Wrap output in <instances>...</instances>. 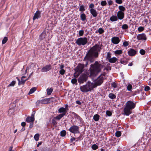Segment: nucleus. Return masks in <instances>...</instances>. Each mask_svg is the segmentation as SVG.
<instances>
[{"label":"nucleus","instance_id":"1","mask_svg":"<svg viewBox=\"0 0 151 151\" xmlns=\"http://www.w3.org/2000/svg\"><path fill=\"white\" fill-rule=\"evenodd\" d=\"M110 64H108L106 67L103 64L100 63V62L96 61L93 64H92L89 68L90 76H95L98 73L100 72L101 69L104 67V71L106 70L107 71L111 69V67L110 66Z\"/></svg>","mask_w":151,"mask_h":151},{"label":"nucleus","instance_id":"2","mask_svg":"<svg viewBox=\"0 0 151 151\" xmlns=\"http://www.w3.org/2000/svg\"><path fill=\"white\" fill-rule=\"evenodd\" d=\"M101 49V46L98 44H96L88 51V53L83 59V60H85L86 58L91 63L93 62V58H97L98 57V52H100Z\"/></svg>","mask_w":151,"mask_h":151},{"label":"nucleus","instance_id":"3","mask_svg":"<svg viewBox=\"0 0 151 151\" xmlns=\"http://www.w3.org/2000/svg\"><path fill=\"white\" fill-rule=\"evenodd\" d=\"M136 102L130 101H128L126 103L124 109V114L129 116L132 113V110L136 107Z\"/></svg>","mask_w":151,"mask_h":151},{"label":"nucleus","instance_id":"4","mask_svg":"<svg viewBox=\"0 0 151 151\" xmlns=\"http://www.w3.org/2000/svg\"><path fill=\"white\" fill-rule=\"evenodd\" d=\"M94 87L92 83L88 82L86 85L81 86L80 89L81 91L82 92H87L91 91Z\"/></svg>","mask_w":151,"mask_h":151},{"label":"nucleus","instance_id":"5","mask_svg":"<svg viewBox=\"0 0 151 151\" xmlns=\"http://www.w3.org/2000/svg\"><path fill=\"white\" fill-rule=\"evenodd\" d=\"M88 42V39L87 37H80L76 40V43L78 45L84 46Z\"/></svg>","mask_w":151,"mask_h":151},{"label":"nucleus","instance_id":"6","mask_svg":"<svg viewBox=\"0 0 151 151\" xmlns=\"http://www.w3.org/2000/svg\"><path fill=\"white\" fill-rule=\"evenodd\" d=\"M87 60L86 58L84 61H85V64H82L81 63H79L77 67H76V69H77V71L79 73H81L83 71V68L87 66L88 64V62L86 61V60Z\"/></svg>","mask_w":151,"mask_h":151},{"label":"nucleus","instance_id":"7","mask_svg":"<svg viewBox=\"0 0 151 151\" xmlns=\"http://www.w3.org/2000/svg\"><path fill=\"white\" fill-rule=\"evenodd\" d=\"M54 98L53 97H51L49 98H45L40 100L37 101L36 104L40 103L42 104H46L48 103H50L51 102H52L53 101Z\"/></svg>","mask_w":151,"mask_h":151},{"label":"nucleus","instance_id":"8","mask_svg":"<svg viewBox=\"0 0 151 151\" xmlns=\"http://www.w3.org/2000/svg\"><path fill=\"white\" fill-rule=\"evenodd\" d=\"M88 76L86 74L84 73L81 75L78 79V82L82 83L87 80Z\"/></svg>","mask_w":151,"mask_h":151},{"label":"nucleus","instance_id":"9","mask_svg":"<svg viewBox=\"0 0 151 151\" xmlns=\"http://www.w3.org/2000/svg\"><path fill=\"white\" fill-rule=\"evenodd\" d=\"M69 130L70 132L74 134L80 133L79 127L78 126L76 125H73L71 127Z\"/></svg>","mask_w":151,"mask_h":151},{"label":"nucleus","instance_id":"10","mask_svg":"<svg viewBox=\"0 0 151 151\" xmlns=\"http://www.w3.org/2000/svg\"><path fill=\"white\" fill-rule=\"evenodd\" d=\"M100 76L97 79L95 83L97 85H100L103 83L104 78L103 76Z\"/></svg>","mask_w":151,"mask_h":151},{"label":"nucleus","instance_id":"11","mask_svg":"<svg viewBox=\"0 0 151 151\" xmlns=\"http://www.w3.org/2000/svg\"><path fill=\"white\" fill-rule=\"evenodd\" d=\"M41 12L39 10L37 11L35 13L33 18V20L34 21L35 19L40 18L41 17Z\"/></svg>","mask_w":151,"mask_h":151},{"label":"nucleus","instance_id":"12","mask_svg":"<svg viewBox=\"0 0 151 151\" xmlns=\"http://www.w3.org/2000/svg\"><path fill=\"white\" fill-rule=\"evenodd\" d=\"M137 38L138 40H145L147 39L146 35L144 33H142L138 35Z\"/></svg>","mask_w":151,"mask_h":151},{"label":"nucleus","instance_id":"13","mask_svg":"<svg viewBox=\"0 0 151 151\" xmlns=\"http://www.w3.org/2000/svg\"><path fill=\"white\" fill-rule=\"evenodd\" d=\"M111 41L114 44H117L119 42L120 40L119 37H114L111 38Z\"/></svg>","mask_w":151,"mask_h":151},{"label":"nucleus","instance_id":"14","mask_svg":"<svg viewBox=\"0 0 151 151\" xmlns=\"http://www.w3.org/2000/svg\"><path fill=\"white\" fill-rule=\"evenodd\" d=\"M117 18L120 20L122 19L124 16V12L121 11H119L117 13Z\"/></svg>","mask_w":151,"mask_h":151},{"label":"nucleus","instance_id":"15","mask_svg":"<svg viewBox=\"0 0 151 151\" xmlns=\"http://www.w3.org/2000/svg\"><path fill=\"white\" fill-rule=\"evenodd\" d=\"M52 68V66L50 65H47L42 68L41 70L42 72H46L50 70Z\"/></svg>","mask_w":151,"mask_h":151},{"label":"nucleus","instance_id":"16","mask_svg":"<svg viewBox=\"0 0 151 151\" xmlns=\"http://www.w3.org/2000/svg\"><path fill=\"white\" fill-rule=\"evenodd\" d=\"M137 52V51L136 50L133 49L131 48L129 49L128 52V53L129 56H132L135 55Z\"/></svg>","mask_w":151,"mask_h":151},{"label":"nucleus","instance_id":"17","mask_svg":"<svg viewBox=\"0 0 151 151\" xmlns=\"http://www.w3.org/2000/svg\"><path fill=\"white\" fill-rule=\"evenodd\" d=\"M35 120L34 115L32 114L31 116L27 117L26 119V121L27 122H34Z\"/></svg>","mask_w":151,"mask_h":151},{"label":"nucleus","instance_id":"18","mask_svg":"<svg viewBox=\"0 0 151 151\" xmlns=\"http://www.w3.org/2000/svg\"><path fill=\"white\" fill-rule=\"evenodd\" d=\"M58 112L59 113H61V114H64V115L65 116L66 114L67 111L65 108H64L63 107H61L60 108L58 109Z\"/></svg>","mask_w":151,"mask_h":151},{"label":"nucleus","instance_id":"19","mask_svg":"<svg viewBox=\"0 0 151 151\" xmlns=\"http://www.w3.org/2000/svg\"><path fill=\"white\" fill-rule=\"evenodd\" d=\"M90 12L92 15L94 17H96L97 16L98 13L96 10L95 9H90Z\"/></svg>","mask_w":151,"mask_h":151},{"label":"nucleus","instance_id":"20","mask_svg":"<svg viewBox=\"0 0 151 151\" xmlns=\"http://www.w3.org/2000/svg\"><path fill=\"white\" fill-rule=\"evenodd\" d=\"M46 37V32H43L40 35L39 39L40 40L45 39Z\"/></svg>","mask_w":151,"mask_h":151},{"label":"nucleus","instance_id":"21","mask_svg":"<svg viewBox=\"0 0 151 151\" xmlns=\"http://www.w3.org/2000/svg\"><path fill=\"white\" fill-rule=\"evenodd\" d=\"M118 60V59L116 57H113L109 59V61L111 63H114L117 61Z\"/></svg>","mask_w":151,"mask_h":151},{"label":"nucleus","instance_id":"22","mask_svg":"<svg viewBox=\"0 0 151 151\" xmlns=\"http://www.w3.org/2000/svg\"><path fill=\"white\" fill-rule=\"evenodd\" d=\"M64 116V114H60L58 116L54 117V119L59 120Z\"/></svg>","mask_w":151,"mask_h":151},{"label":"nucleus","instance_id":"23","mask_svg":"<svg viewBox=\"0 0 151 151\" xmlns=\"http://www.w3.org/2000/svg\"><path fill=\"white\" fill-rule=\"evenodd\" d=\"M100 118V116L98 114H96L94 115L93 116V120L96 122L98 121Z\"/></svg>","mask_w":151,"mask_h":151},{"label":"nucleus","instance_id":"24","mask_svg":"<svg viewBox=\"0 0 151 151\" xmlns=\"http://www.w3.org/2000/svg\"><path fill=\"white\" fill-rule=\"evenodd\" d=\"M110 20L111 22H114L117 20L118 18L116 16L113 15L110 18Z\"/></svg>","mask_w":151,"mask_h":151},{"label":"nucleus","instance_id":"25","mask_svg":"<svg viewBox=\"0 0 151 151\" xmlns=\"http://www.w3.org/2000/svg\"><path fill=\"white\" fill-rule=\"evenodd\" d=\"M80 17L82 21H84L86 19V16L84 13H82L80 15Z\"/></svg>","mask_w":151,"mask_h":151},{"label":"nucleus","instance_id":"26","mask_svg":"<svg viewBox=\"0 0 151 151\" xmlns=\"http://www.w3.org/2000/svg\"><path fill=\"white\" fill-rule=\"evenodd\" d=\"M46 91L47 92V95H49L51 94L53 91V89L52 88H50L49 89L47 88V89Z\"/></svg>","mask_w":151,"mask_h":151},{"label":"nucleus","instance_id":"27","mask_svg":"<svg viewBox=\"0 0 151 151\" xmlns=\"http://www.w3.org/2000/svg\"><path fill=\"white\" fill-rule=\"evenodd\" d=\"M122 51L121 50H117L115 51L114 53L115 55H120L122 54Z\"/></svg>","mask_w":151,"mask_h":151},{"label":"nucleus","instance_id":"28","mask_svg":"<svg viewBox=\"0 0 151 151\" xmlns=\"http://www.w3.org/2000/svg\"><path fill=\"white\" fill-rule=\"evenodd\" d=\"M109 97L111 99H113L116 98V96L113 93H110L109 94Z\"/></svg>","mask_w":151,"mask_h":151},{"label":"nucleus","instance_id":"29","mask_svg":"<svg viewBox=\"0 0 151 151\" xmlns=\"http://www.w3.org/2000/svg\"><path fill=\"white\" fill-rule=\"evenodd\" d=\"M119 9L120 10L119 11H121L123 12H124L125 10V8L122 6H119Z\"/></svg>","mask_w":151,"mask_h":151},{"label":"nucleus","instance_id":"30","mask_svg":"<svg viewBox=\"0 0 151 151\" xmlns=\"http://www.w3.org/2000/svg\"><path fill=\"white\" fill-rule=\"evenodd\" d=\"M36 89L35 87H33L29 91L28 93V94H31L33 93H34L35 91L36 90Z\"/></svg>","mask_w":151,"mask_h":151},{"label":"nucleus","instance_id":"31","mask_svg":"<svg viewBox=\"0 0 151 151\" xmlns=\"http://www.w3.org/2000/svg\"><path fill=\"white\" fill-rule=\"evenodd\" d=\"M39 134L37 133L34 136V139L36 141H37L39 139Z\"/></svg>","mask_w":151,"mask_h":151},{"label":"nucleus","instance_id":"32","mask_svg":"<svg viewBox=\"0 0 151 151\" xmlns=\"http://www.w3.org/2000/svg\"><path fill=\"white\" fill-rule=\"evenodd\" d=\"M129 28L128 26L126 24H124L122 26V28L124 30L128 29Z\"/></svg>","mask_w":151,"mask_h":151},{"label":"nucleus","instance_id":"33","mask_svg":"<svg viewBox=\"0 0 151 151\" xmlns=\"http://www.w3.org/2000/svg\"><path fill=\"white\" fill-rule=\"evenodd\" d=\"M120 63L122 64L125 65L127 63L128 61L127 60H124L121 59L120 60Z\"/></svg>","mask_w":151,"mask_h":151},{"label":"nucleus","instance_id":"34","mask_svg":"<svg viewBox=\"0 0 151 151\" xmlns=\"http://www.w3.org/2000/svg\"><path fill=\"white\" fill-rule=\"evenodd\" d=\"M98 32L100 34H101L104 32V30L102 28H100L99 29Z\"/></svg>","mask_w":151,"mask_h":151},{"label":"nucleus","instance_id":"35","mask_svg":"<svg viewBox=\"0 0 151 151\" xmlns=\"http://www.w3.org/2000/svg\"><path fill=\"white\" fill-rule=\"evenodd\" d=\"M15 83L16 81H12V82L10 83L8 85V87L10 86H14Z\"/></svg>","mask_w":151,"mask_h":151},{"label":"nucleus","instance_id":"36","mask_svg":"<svg viewBox=\"0 0 151 151\" xmlns=\"http://www.w3.org/2000/svg\"><path fill=\"white\" fill-rule=\"evenodd\" d=\"M66 134V132L65 130H63L60 132V135L62 137H64Z\"/></svg>","mask_w":151,"mask_h":151},{"label":"nucleus","instance_id":"37","mask_svg":"<svg viewBox=\"0 0 151 151\" xmlns=\"http://www.w3.org/2000/svg\"><path fill=\"white\" fill-rule=\"evenodd\" d=\"M8 38L6 37H4V38L2 40V43L3 44H5L7 41Z\"/></svg>","mask_w":151,"mask_h":151},{"label":"nucleus","instance_id":"38","mask_svg":"<svg viewBox=\"0 0 151 151\" xmlns=\"http://www.w3.org/2000/svg\"><path fill=\"white\" fill-rule=\"evenodd\" d=\"M121 134V133L120 131H117L115 133V135L117 137H120Z\"/></svg>","mask_w":151,"mask_h":151},{"label":"nucleus","instance_id":"39","mask_svg":"<svg viewBox=\"0 0 151 151\" xmlns=\"http://www.w3.org/2000/svg\"><path fill=\"white\" fill-rule=\"evenodd\" d=\"M132 85L131 84H129L127 87V89L128 91H132Z\"/></svg>","mask_w":151,"mask_h":151},{"label":"nucleus","instance_id":"40","mask_svg":"<svg viewBox=\"0 0 151 151\" xmlns=\"http://www.w3.org/2000/svg\"><path fill=\"white\" fill-rule=\"evenodd\" d=\"M91 148L93 150H95L98 148V147L96 145L94 144L91 146Z\"/></svg>","mask_w":151,"mask_h":151},{"label":"nucleus","instance_id":"41","mask_svg":"<svg viewBox=\"0 0 151 151\" xmlns=\"http://www.w3.org/2000/svg\"><path fill=\"white\" fill-rule=\"evenodd\" d=\"M25 78V76H22L21 78V82H22V83L24 84L25 82L27 80V79H26L25 80H24L23 78Z\"/></svg>","mask_w":151,"mask_h":151},{"label":"nucleus","instance_id":"42","mask_svg":"<svg viewBox=\"0 0 151 151\" xmlns=\"http://www.w3.org/2000/svg\"><path fill=\"white\" fill-rule=\"evenodd\" d=\"M79 11L81 12H83L85 10L84 6L83 5H81L80 6Z\"/></svg>","mask_w":151,"mask_h":151},{"label":"nucleus","instance_id":"43","mask_svg":"<svg viewBox=\"0 0 151 151\" xmlns=\"http://www.w3.org/2000/svg\"><path fill=\"white\" fill-rule=\"evenodd\" d=\"M144 27L142 26H140L138 28V30L139 32H142L144 30Z\"/></svg>","mask_w":151,"mask_h":151},{"label":"nucleus","instance_id":"44","mask_svg":"<svg viewBox=\"0 0 151 151\" xmlns=\"http://www.w3.org/2000/svg\"><path fill=\"white\" fill-rule=\"evenodd\" d=\"M94 5L93 3H91L89 5V8H90V9H94Z\"/></svg>","mask_w":151,"mask_h":151},{"label":"nucleus","instance_id":"45","mask_svg":"<svg viewBox=\"0 0 151 151\" xmlns=\"http://www.w3.org/2000/svg\"><path fill=\"white\" fill-rule=\"evenodd\" d=\"M107 4V3L106 1H103L101 2V5L102 6H105Z\"/></svg>","mask_w":151,"mask_h":151},{"label":"nucleus","instance_id":"46","mask_svg":"<svg viewBox=\"0 0 151 151\" xmlns=\"http://www.w3.org/2000/svg\"><path fill=\"white\" fill-rule=\"evenodd\" d=\"M84 31L83 30H80L78 34L79 36H82L84 34Z\"/></svg>","mask_w":151,"mask_h":151},{"label":"nucleus","instance_id":"47","mask_svg":"<svg viewBox=\"0 0 151 151\" xmlns=\"http://www.w3.org/2000/svg\"><path fill=\"white\" fill-rule=\"evenodd\" d=\"M139 53L141 55H143L145 54V51L144 50L142 49L140 50Z\"/></svg>","mask_w":151,"mask_h":151},{"label":"nucleus","instance_id":"48","mask_svg":"<svg viewBox=\"0 0 151 151\" xmlns=\"http://www.w3.org/2000/svg\"><path fill=\"white\" fill-rule=\"evenodd\" d=\"M106 115L109 116H110L112 115V113L109 111H106Z\"/></svg>","mask_w":151,"mask_h":151},{"label":"nucleus","instance_id":"49","mask_svg":"<svg viewBox=\"0 0 151 151\" xmlns=\"http://www.w3.org/2000/svg\"><path fill=\"white\" fill-rule=\"evenodd\" d=\"M55 119H54L52 120V123L54 125H55L57 124V122L56 121Z\"/></svg>","mask_w":151,"mask_h":151},{"label":"nucleus","instance_id":"50","mask_svg":"<svg viewBox=\"0 0 151 151\" xmlns=\"http://www.w3.org/2000/svg\"><path fill=\"white\" fill-rule=\"evenodd\" d=\"M65 70H64V69H62V70H61L60 71H59V73L61 75H63L65 73Z\"/></svg>","mask_w":151,"mask_h":151},{"label":"nucleus","instance_id":"51","mask_svg":"<svg viewBox=\"0 0 151 151\" xmlns=\"http://www.w3.org/2000/svg\"><path fill=\"white\" fill-rule=\"evenodd\" d=\"M111 55L110 52H108L107 53V56H106V59L108 60V61L109 60V59L110 58H111Z\"/></svg>","mask_w":151,"mask_h":151},{"label":"nucleus","instance_id":"52","mask_svg":"<svg viewBox=\"0 0 151 151\" xmlns=\"http://www.w3.org/2000/svg\"><path fill=\"white\" fill-rule=\"evenodd\" d=\"M71 82L73 84H75L77 82V80L76 78H74L71 80Z\"/></svg>","mask_w":151,"mask_h":151},{"label":"nucleus","instance_id":"53","mask_svg":"<svg viewBox=\"0 0 151 151\" xmlns=\"http://www.w3.org/2000/svg\"><path fill=\"white\" fill-rule=\"evenodd\" d=\"M115 1L116 3L118 4H121L123 2L122 0H115Z\"/></svg>","mask_w":151,"mask_h":151},{"label":"nucleus","instance_id":"54","mask_svg":"<svg viewBox=\"0 0 151 151\" xmlns=\"http://www.w3.org/2000/svg\"><path fill=\"white\" fill-rule=\"evenodd\" d=\"M78 72L77 71H76V73H74V77L75 78H76L78 77L80 74L81 73H79V72H78V74H77V73Z\"/></svg>","mask_w":151,"mask_h":151},{"label":"nucleus","instance_id":"55","mask_svg":"<svg viewBox=\"0 0 151 151\" xmlns=\"http://www.w3.org/2000/svg\"><path fill=\"white\" fill-rule=\"evenodd\" d=\"M123 45L124 47H127L129 45V43L127 41H125L123 42Z\"/></svg>","mask_w":151,"mask_h":151},{"label":"nucleus","instance_id":"56","mask_svg":"<svg viewBox=\"0 0 151 151\" xmlns=\"http://www.w3.org/2000/svg\"><path fill=\"white\" fill-rule=\"evenodd\" d=\"M111 86L114 88L116 87V84L115 82H113L111 83Z\"/></svg>","mask_w":151,"mask_h":151},{"label":"nucleus","instance_id":"57","mask_svg":"<svg viewBox=\"0 0 151 151\" xmlns=\"http://www.w3.org/2000/svg\"><path fill=\"white\" fill-rule=\"evenodd\" d=\"M150 89V87L148 86H146L144 90L145 91H147Z\"/></svg>","mask_w":151,"mask_h":151},{"label":"nucleus","instance_id":"58","mask_svg":"<svg viewBox=\"0 0 151 151\" xmlns=\"http://www.w3.org/2000/svg\"><path fill=\"white\" fill-rule=\"evenodd\" d=\"M108 2L109 5L110 6L112 5L113 3V1L111 0H110L108 1Z\"/></svg>","mask_w":151,"mask_h":151},{"label":"nucleus","instance_id":"59","mask_svg":"<svg viewBox=\"0 0 151 151\" xmlns=\"http://www.w3.org/2000/svg\"><path fill=\"white\" fill-rule=\"evenodd\" d=\"M33 125V122H30L29 124V128H31L32 127Z\"/></svg>","mask_w":151,"mask_h":151},{"label":"nucleus","instance_id":"60","mask_svg":"<svg viewBox=\"0 0 151 151\" xmlns=\"http://www.w3.org/2000/svg\"><path fill=\"white\" fill-rule=\"evenodd\" d=\"M73 113L74 114V115L76 117L77 119H78L79 118H80V116L78 115L76 113H75L74 112H73Z\"/></svg>","mask_w":151,"mask_h":151},{"label":"nucleus","instance_id":"61","mask_svg":"<svg viewBox=\"0 0 151 151\" xmlns=\"http://www.w3.org/2000/svg\"><path fill=\"white\" fill-rule=\"evenodd\" d=\"M76 104H78L79 105H81V103L79 101H76Z\"/></svg>","mask_w":151,"mask_h":151},{"label":"nucleus","instance_id":"62","mask_svg":"<svg viewBox=\"0 0 151 151\" xmlns=\"http://www.w3.org/2000/svg\"><path fill=\"white\" fill-rule=\"evenodd\" d=\"M26 123L25 122H23L21 124L22 126L23 127H24L26 125Z\"/></svg>","mask_w":151,"mask_h":151},{"label":"nucleus","instance_id":"63","mask_svg":"<svg viewBox=\"0 0 151 151\" xmlns=\"http://www.w3.org/2000/svg\"><path fill=\"white\" fill-rule=\"evenodd\" d=\"M68 104H65V108H65L67 111L68 110Z\"/></svg>","mask_w":151,"mask_h":151},{"label":"nucleus","instance_id":"64","mask_svg":"<svg viewBox=\"0 0 151 151\" xmlns=\"http://www.w3.org/2000/svg\"><path fill=\"white\" fill-rule=\"evenodd\" d=\"M64 65H61L60 66V69H61V70H62V69H63V68H64Z\"/></svg>","mask_w":151,"mask_h":151}]
</instances>
